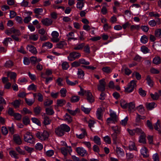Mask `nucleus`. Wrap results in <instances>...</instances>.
<instances>
[{
	"mask_svg": "<svg viewBox=\"0 0 161 161\" xmlns=\"http://www.w3.org/2000/svg\"><path fill=\"white\" fill-rule=\"evenodd\" d=\"M70 130V128L68 126L63 124L55 129V132L57 136H61L64 135L65 132H68Z\"/></svg>",
	"mask_w": 161,
	"mask_h": 161,
	"instance_id": "obj_1",
	"label": "nucleus"
},
{
	"mask_svg": "<svg viewBox=\"0 0 161 161\" xmlns=\"http://www.w3.org/2000/svg\"><path fill=\"white\" fill-rule=\"evenodd\" d=\"M136 81L135 80L131 81L128 84L127 86L125 88V92L126 93H129L131 92L136 86Z\"/></svg>",
	"mask_w": 161,
	"mask_h": 161,
	"instance_id": "obj_2",
	"label": "nucleus"
},
{
	"mask_svg": "<svg viewBox=\"0 0 161 161\" xmlns=\"http://www.w3.org/2000/svg\"><path fill=\"white\" fill-rule=\"evenodd\" d=\"M36 135L40 140H44L48 138L49 134L47 131L44 130L42 133L38 131L36 133Z\"/></svg>",
	"mask_w": 161,
	"mask_h": 161,
	"instance_id": "obj_3",
	"label": "nucleus"
},
{
	"mask_svg": "<svg viewBox=\"0 0 161 161\" xmlns=\"http://www.w3.org/2000/svg\"><path fill=\"white\" fill-rule=\"evenodd\" d=\"M81 56L80 54L75 52L70 53L68 56V58L70 61H73L76 59L78 58Z\"/></svg>",
	"mask_w": 161,
	"mask_h": 161,
	"instance_id": "obj_4",
	"label": "nucleus"
},
{
	"mask_svg": "<svg viewBox=\"0 0 161 161\" xmlns=\"http://www.w3.org/2000/svg\"><path fill=\"white\" fill-rule=\"evenodd\" d=\"M24 140L25 142L31 143H33L34 142L33 136L29 132H26L24 135Z\"/></svg>",
	"mask_w": 161,
	"mask_h": 161,
	"instance_id": "obj_5",
	"label": "nucleus"
},
{
	"mask_svg": "<svg viewBox=\"0 0 161 161\" xmlns=\"http://www.w3.org/2000/svg\"><path fill=\"white\" fill-rule=\"evenodd\" d=\"M105 79H103L99 81V84L97 85L98 90L101 92L105 90L106 83Z\"/></svg>",
	"mask_w": 161,
	"mask_h": 161,
	"instance_id": "obj_6",
	"label": "nucleus"
},
{
	"mask_svg": "<svg viewBox=\"0 0 161 161\" xmlns=\"http://www.w3.org/2000/svg\"><path fill=\"white\" fill-rule=\"evenodd\" d=\"M53 38L51 39L52 41L54 42H57L59 41V39L58 38L59 36L58 33L56 31H53L52 33Z\"/></svg>",
	"mask_w": 161,
	"mask_h": 161,
	"instance_id": "obj_7",
	"label": "nucleus"
},
{
	"mask_svg": "<svg viewBox=\"0 0 161 161\" xmlns=\"http://www.w3.org/2000/svg\"><path fill=\"white\" fill-rule=\"evenodd\" d=\"M85 92L86 93V99L90 103L93 102L94 101V99L92 93L88 91H86Z\"/></svg>",
	"mask_w": 161,
	"mask_h": 161,
	"instance_id": "obj_8",
	"label": "nucleus"
},
{
	"mask_svg": "<svg viewBox=\"0 0 161 161\" xmlns=\"http://www.w3.org/2000/svg\"><path fill=\"white\" fill-rule=\"evenodd\" d=\"M76 151L77 153L82 157L85 154L87 155L86 151L82 147H78L76 148Z\"/></svg>",
	"mask_w": 161,
	"mask_h": 161,
	"instance_id": "obj_9",
	"label": "nucleus"
},
{
	"mask_svg": "<svg viewBox=\"0 0 161 161\" xmlns=\"http://www.w3.org/2000/svg\"><path fill=\"white\" fill-rule=\"evenodd\" d=\"M42 22L43 25L48 26L52 24L53 21L50 19L46 18L43 19L42 20Z\"/></svg>",
	"mask_w": 161,
	"mask_h": 161,
	"instance_id": "obj_10",
	"label": "nucleus"
},
{
	"mask_svg": "<svg viewBox=\"0 0 161 161\" xmlns=\"http://www.w3.org/2000/svg\"><path fill=\"white\" fill-rule=\"evenodd\" d=\"M27 49L33 54H36L37 51L36 47L31 45H28L26 47Z\"/></svg>",
	"mask_w": 161,
	"mask_h": 161,
	"instance_id": "obj_11",
	"label": "nucleus"
},
{
	"mask_svg": "<svg viewBox=\"0 0 161 161\" xmlns=\"http://www.w3.org/2000/svg\"><path fill=\"white\" fill-rule=\"evenodd\" d=\"M19 30L15 29L14 27L11 28L9 30H6L5 33L8 35H10L12 34H15L17 31L19 32Z\"/></svg>",
	"mask_w": 161,
	"mask_h": 161,
	"instance_id": "obj_12",
	"label": "nucleus"
},
{
	"mask_svg": "<svg viewBox=\"0 0 161 161\" xmlns=\"http://www.w3.org/2000/svg\"><path fill=\"white\" fill-rule=\"evenodd\" d=\"M21 35V33L19 30L16 33V34H14L11 36V37L13 40L17 42H19V36Z\"/></svg>",
	"mask_w": 161,
	"mask_h": 161,
	"instance_id": "obj_13",
	"label": "nucleus"
},
{
	"mask_svg": "<svg viewBox=\"0 0 161 161\" xmlns=\"http://www.w3.org/2000/svg\"><path fill=\"white\" fill-rule=\"evenodd\" d=\"M14 140L17 144L19 145L22 143L20 137L18 135H14Z\"/></svg>",
	"mask_w": 161,
	"mask_h": 161,
	"instance_id": "obj_14",
	"label": "nucleus"
},
{
	"mask_svg": "<svg viewBox=\"0 0 161 161\" xmlns=\"http://www.w3.org/2000/svg\"><path fill=\"white\" fill-rule=\"evenodd\" d=\"M153 63L156 65H158L161 63V58L158 56L155 57L153 60Z\"/></svg>",
	"mask_w": 161,
	"mask_h": 161,
	"instance_id": "obj_15",
	"label": "nucleus"
},
{
	"mask_svg": "<svg viewBox=\"0 0 161 161\" xmlns=\"http://www.w3.org/2000/svg\"><path fill=\"white\" fill-rule=\"evenodd\" d=\"M64 120L68 123H70L72 121V118L68 114L66 113L64 116Z\"/></svg>",
	"mask_w": 161,
	"mask_h": 161,
	"instance_id": "obj_16",
	"label": "nucleus"
},
{
	"mask_svg": "<svg viewBox=\"0 0 161 161\" xmlns=\"http://www.w3.org/2000/svg\"><path fill=\"white\" fill-rule=\"evenodd\" d=\"M43 119L44 121L43 123L45 125H48L50 124L51 120L49 119L48 117L46 115H44Z\"/></svg>",
	"mask_w": 161,
	"mask_h": 161,
	"instance_id": "obj_17",
	"label": "nucleus"
},
{
	"mask_svg": "<svg viewBox=\"0 0 161 161\" xmlns=\"http://www.w3.org/2000/svg\"><path fill=\"white\" fill-rule=\"evenodd\" d=\"M103 110L101 108H98L97 111V116L98 119H101L102 118Z\"/></svg>",
	"mask_w": 161,
	"mask_h": 161,
	"instance_id": "obj_18",
	"label": "nucleus"
},
{
	"mask_svg": "<svg viewBox=\"0 0 161 161\" xmlns=\"http://www.w3.org/2000/svg\"><path fill=\"white\" fill-rule=\"evenodd\" d=\"M141 153L144 157H147L149 156L147 153V149L145 147L141 149Z\"/></svg>",
	"mask_w": 161,
	"mask_h": 161,
	"instance_id": "obj_19",
	"label": "nucleus"
},
{
	"mask_svg": "<svg viewBox=\"0 0 161 161\" xmlns=\"http://www.w3.org/2000/svg\"><path fill=\"white\" fill-rule=\"evenodd\" d=\"M67 45L66 43L64 41H60L56 44V47L58 48H62L64 46Z\"/></svg>",
	"mask_w": 161,
	"mask_h": 161,
	"instance_id": "obj_20",
	"label": "nucleus"
},
{
	"mask_svg": "<svg viewBox=\"0 0 161 161\" xmlns=\"http://www.w3.org/2000/svg\"><path fill=\"white\" fill-rule=\"evenodd\" d=\"M155 103L154 102L151 103H147L146 104L147 108L149 110H151L155 107Z\"/></svg>",
	"mask_w": 161,
	"mask_h": 161,
	"instance_id": "obj_21",
	"label": "nucleus"
},
{
	"mask_svg": "<svg viewBox=\"0 0 161 161\" xmlns=\"http://www.w3.org/2000/svg\"><path fill=\"white\" fill-rule=\"evenodd\" d=\"M66 101L64 99H58L57 101V104L58 106H62L65 104Z\"/></svg>",
	"mask_w": 161,
	"mask_h": 161,
	"instance_id": "obj_22",
	"label": "nucleus"
},
{
	"mask_svg": "<svg viewBox=\"0 0 161 161\" xmlns=\"http://www.w3.org/2000/svg\"><path fill=\"white\" fill-rule=\"evenodd\" d=\"M120 105L121 107L124 109L126 108L128 106V103L125 100L123 99L120 100Z\"/></svg>",
	"mask_w": 161,
	"mask_h": 161,
	"instance_id": "obj_23",
	"label": "nucleus"
},
{
	"mask_svg": "<svg viewBox=\"0 0 161 161\" xmlns=\"http://www.w3.org/2000/svg\"><path fill=\"white\" fill-rule=\"evenodd\" d=\"M146 135L145 134H144L141 135L140 137V139L139 141V142L143 144L146 143Z\"/></svg>",
	"mask_w": 161,
	"mask_h": 161,
	"instance_id": "obj_24",
	"label": "nucleus"
},
{
	"mask_svg": "<svg viewBox=\"0 0 161 161\" xmlns=\"http://www.w3.org/2000/svg\"><path fill=\"white\" fill-rule=\"evenodd\" d=\"M93 140L94 142L97 145H100L101 144L100 138L97 136H95Z\"/></svg>",
	"mask_w": 161,
	"mask_h": 161,
	"instance_id": "obj_25",
	"label": "nucleus"
},
{
	"mask_svg": "<svg viewBox=\"0 0 161 161\" xmlns=\"http://www.w3.org/2000/svg\"><path fill=\"white\" fill-rule=\"evenodd\" d=\"M111 128L114 131V133H115L119 134L120 131V128L117 125L115 126H112Z\"/></svg>",
	"mask_w": 161,
	"mask_h": 161,
	"instance_id": "obj_26",
	"label": "nucleus"
},
{
	"mask_svg": "<svg viewBox=\"0 0 161 161\" xmlns=\"http://www.w3.org/2000/svg\"><path fill=\"white\" fill-rule=\"evenodd\" d=\"M66 81L67 83L70 86H74L76 84L78 83V82L77 80L75 81V82H72V81H70L68 79V76L66 77Z\"/></svg>",
	"mask_w": 161,
	"mask_h": 161,
	"instance_id": "obj_27",
	"label": "nucleus"
},
{
	"mask_svg": "<svg viewBox=\"0 0 161 161\" xmlns=\"http://www.w3.org/2000/svg\"><path fill=\"white\" fill-rule=\"evenodd\" d=\"M128 107L129 111H131L132 109L135 108V103L134 102H131L128 103Z\"/></svg>",
	"mask_w": 161,
	"mask_h": 161,
	"instance_id": "obj_28",
	"label": "nucleus"
},
{
	"mask_svg": "<svg viewBox=\"0 0 161 161\" xmlns=\"http://www.w3.org/2000/svg\"><path fill=\"white\" fill-rule=\"evenodd\" d=\"M82 131V133H81L80 134H77L76 135V136L79 139H82L86 135V131L85 130L82 129L81 130Z\"/></svg>",
	"mask_w": 161,
	"mask_h": 161,
	"instance_id": "obj_29",
	"label": "nucleus"
},
{
	"mask_svg": "<svg viewBox=\"0 0 161 161\" xmlns=\"http://www.w3.org/2000/svg\"><path fill=\"white\" fill-rule=\"evenodd\" d=\"M79 110L78 108H76L75 110H72L69 109H67V110L69 113L73 116L75 115Z\"/></svg>",
	"mask_w": 161,
	"mask_h": 161,
	"instance_id": "obj_30",
	"label": "nucleus"
},
{
	"mask_svg": "<svg viewBox=\"0 0 161 161\" xmlns=\"http://www.w3.org/2000/svg\"><path fill=\"white\" fill-rule=\"evenodd\" d=\"M23 122L25 125H27L29 124L30 121L29 118L27 116L24 117L22 119Z\"/></svg>",
	"mask_w": 161,
	"mask_h": 161,
	"instance_id": "obj_31",
	"label": "nucleus"
},
{
	"mask_svg": "<svg viewBox=\"0 0 161 161\" xmlns=\"http://www.w3.org/2000/svg\"><path fill=\"white\" fill-rule=\"evenodd\" d=\"M12 104L15 108H17L19 107L20 104V102L18 100H15L14 102L11 103Z\"/></svg>",
	"mask_w": 161,
	"mask_h": 161,
	"instance_id": "obj_32",
	"label": "nucleus"
},
{
	"mask_svg": "<svg viewBox=\"0 0 161 161\" xmlns=\"http://www.w3.org/2000/svg\"><path fill=\"white\" fill-rule=\"evenodd\" d=\"M80 99V97L78 96H73L71 98V101L72 103H75L78 102Z\"/></svg>",
	"mask_w": 161,
	"mask_h": 161,
	"instance_id": "obj_33",
	"label": "nucleus"
},
{
	"mask_svg": "<svg viewBox=\"0 0 161 161\" xmlns=\"http://www.w3.org/2000/svg\"><path fill=\"white\" fill-rule=\"evenodd\" d=\"M61 153L64 156H66L67 155L68 153H69V151L67 148L65 147H63L61 148Z\"/></svg>",
	"mask_w": 161,
	"mask_h": 161,
	"instance_id": "obj_34",
	"label": "nucleus"
},
{
	"mask_svg": "<svg viewBox=\"0 0 161 161\" xmlns=\"http://www.w3.org/2000/svg\"><path fill=\"white\" fill-rule=\"evenodd\" d=\"M102 71L108 74L111 71V70L110 67L105 66L103 67L102 69Z\"/></svg>",
	"mask_w": 161,
	"mask_h": 161,
	"instance_id": "obj_35",
	"label": "nucleus"
},
{
	"mask_svg": "<svg viewBox=\"0 0 161 161\" xmlns=\"http://www.w3.org/2000/svg\"><path fill=\"white\" fill-rule=\"evenodd\" d=\"M46 112L47 114L52 115L54 114V112L51 108H46Z\"/></svg>",
	"mask_w": 161,
	"mask_h": 161,
	"instance_id": "obj_36",
	"label": "nucleus"
},
{
	"mask_svg": "<svg viewBox=\"0 0 161 161\" xmlns=\"http://www.w3.org/2000/svg\"><path fill=\"white\" fill-rule=\"evenodd\" d=\"M150 96H151V98L153 99V100H157L159 98V96L160 95L157 92H155L154 94L151 93L150 94Z\"/></svg>",
	"mask_w": 161,
	"mask_h": 161,
	"instance_id": "obj_37",
	"label": "nucleus"
},
{
	"mask_svg": "<svg viewBox=\"0 0 161 161\" xmlns=\"http://www.w3.org/2000/svg\"><path fill=\"white\" fill-rule=\"evenodd\" d=\"M8 75H10V77L11 79H13L14 80V81H15V80L17 74L15 72H11L8 73Z\"/></svg>",
	"mask_w": 161,
	"mask_h": 161,
	"instance_id": "obj_38",
	"label": "nucleus"
},
{
	"mask_svg": "<svg viewBox=\"0 0 161 161\" xmlns=\"http://www.w3.org/2000/svg\"><path fill=\"white\" fill-rule=\"evenodd\" d=\"M13 65V63L11 60L7 61L5 63L4 66L6 68L11 67Z\"/></svg>",
	"mask_w": 161,
	"mask_h": 161,
	"instance_id": "obj_39",
	"label": "nucleus"
},
{
	"mask_svg": "<svg viewBox=\"0 0 161 161\" xmlns=\"http://www.w3.org/2000/svg\"><path fill=\"white\" fill-rule=\"evenodd\" d=\"M148 84L152 87L153 86V82L151 79V77L149 75H148L146 79Z\"/></svg>",
	"mask_w": 161,
	"mask_h": 161,
	"instance_id": "obj_40",
	"label": "nucleus"
},
{
	"mask_svg": "<svg viewBox=\"0 0 161 161\" xmlns=\"http://www.w3.org/2000/svg\"><path fill=\"white\" fill-rule=\"evenodd\" d=\"M41 108L39 106H37L36 107L34 108V112L36 115L39 114L41 113Z\"/></svg>",
	"mask_w": 161,
	"mask_h": 161,
	"instance_id": "obj_41",
	"label": "nucleus"
},
{
	"mask_svg": "<svg viewBox=\"0 0 161 161\" xmlns=\"http://www.w3.org/2000/svg\"><path fill=\"white\" fill-rule=\"evenodd\" d=\"M59 92L62 97H64L66 96L67 91L65 88H63L60 90Z\"/></svg>",
	"mask_w": 161,
	"mask_h": 161,
	"instance_id": "obj_42",
	"label": "nucleus"
},
{
	"mask_svg": "<svg viewBox=\"0 0 161 161\" xmlns=\"http://www.w3.org/2000/svg\"><path fill=\"white\" fill-rule=\"evenodd\" d=\"M85 45L84 43H81L75 47L74 49L75 50H81Z\"/></svg>",
	"mask_w": 161,
	"mask_h": 161,
	"instance_id": "obj_43",
	"label": "nucleus"
},
{
	"mask_svg": "<svg viewBox=\"0 0 161 161\" xmlns=\"http://www.w3.org/2000/svg\"><path fill=\"white\" fill-rule=\"evenodd\" d=\"M78 75L79 76V77L82 78H83L84 75V72L81 69H78Z\"/></svg>",
	"mask_w": 161,
	"mask_h": 161,
	"instance_id": "obj_44",
	"label": "nucleus"
},
{
	"mask_svg": "<svg viewBox=\"0 0 161 161\" xmlns=\"http://www.w3.org/2000/svg\"><path fill=\"white\" fill-rule=\"evenodd\" d=\"M38 38V35H29V39L34 41L37 40Z\"/></svg>",
	"mask_w": 161,
	"mask_h": 161,
	"instance_id": "obj_45",
	"label": "nucleus"
},
{
	"mask_svg": "<svg viewBox=\"0 0 161 161\" xmlns=\"http://www.w3.org/2000/svg\"><path fill=\"white\" fill-rule=\"evenodd\" d=\"M13 116L16 120H20L22 118V115L18 113H15Z\"/></svg>",
	"mask_w": 161,
	"mask_h": 161,
	"instance_id": "obj_46",
	"label": "nucleus"
},
{
	"mask_svg": "<svg viewBox=\"0 0 161 161\" xmlns=\"http://www.w3.org/2000/svg\"><path fill=\"white\" fill-rule=\"evenodd\" d=\"M139 93L141 96L143 97L145 96L146 95V92L143 90L142 88H140L139 89Z\"/></svg>",
	"mask_w": 161,
	"mask_h": 161,
	"instance_id": "obj_47",
	"label": "nucleus"
},
{
	"mask_svg": "<svg viewBox=\"0 0 161 161\" xmlns=\"http://www.w3.org/2000/svg\"><path fill=\"white\" fill-rule=\"evenodd\" d=\"M148 37L146 35L143 36L141 39V41L142 43L145 44L148 41Z\"/></svg>",
	"mask_w": 161,
	"mask_h": 161,
	"instance_id": "obj_48",
	"label": "nucleus"
},
{
	"mask_svg": "<svg viewBox=\"0 0 161 161\" xmlns=\"http://www.w3.org/2000/svg\"><path fill=\"white\" fill-rule=\"evenodd\" d=\"M118 134L116 133H114L113 134L111 135V136L114 142V143L115 144L116 143L117 136Z\"/></svg>",
	"mask_w": 161,
	"mask_h": 161,
	"instance_id": "obj_49",
	"label": "nucleus"
},
{
	"mask_svg": "<svg viewBox=\"0 0 161 161\" xmlns=\"http://www.w3.org/2000/svg\"><path fill=\"white\" fill-rule=\"evenodd\" d=\"M160 121L159 120H158L157 122L156 123L155 125H154V127L155 129L158 131L160 130Z\"/></svg>",
	"mask_w": 161,
	"mask_h": 161,
	"instance_id": "obj_50",
	"label": "nucleus"
},
{
	"mask_svg": "<svg viewBox=\"0 0 161 161\" xmlns=\"http://www.w3.org/2000/svg\"><path fill=\"white\" fill-rule=\"evenodd\" d=\"M62 68L63 69L66 70L69 67V65L68 63L66 62H63L62 64Z\"/></svg>",
	"mask_w": 161,
	"mask_h": 161,
	"instance_id": "obj_51",
	"label": "nucleus"
},
{
	"mask_svg": "<svg viewBox=\"0 0 161 161\" xmlns=\"http://www.w3.org/2000/svg\"><path fill=\"white\" fill-rule=\"evenodd\" d=\"M31 120L32 121L39 126L41 125V123L40 121L36 118H31Z\"/></svg>",
	"mask_w": 161,
	"mask_h": 161,
	"instance_id": "obj_52",
	"label": "nucleus"
},
{
	"mask_svg": "<svg viewBox=\"0 0 161 161\" xmlns=\"http://www.w3.org/2000/svg\"><path fill=\"white\" fill-rule=\"evenodd\" d=\"M81 110L86 114H88L90 112L91 109L89 108H85L83 106L81 107Z\"/></svg>",
	"mask_w": 161,
	"mask_h": 161,
	"instance_id": "obj_53",
	"label": "nucleus"
},
{
	"mask_svg": "<svg viewBox=\"0 0 161 161\" xmlns=\"http://www.w3.org/2000/svg\"><path fill=\"white\" fill-rule=\"evenodd\" d=\"M137 109L141 114H142L145 110L144 107L142 105H139L137 107Z\"/></svg>",
	"mask_w": 161,
	"mask_h": 161,
	"instance_id": "obj_54",
	"label": "nucleus"
},
{
	"mask_svg": "<svg viewBox=\"0 0 161 161\" xmlns=\"http://www.w3.org/2000/svg\"><path fill=\"white\" fill-rule=\"evenodd\" d=\"M141 50L144 53H146L148 52L149 50L147 47L143 46L141 47Z\"/></svg>",
	"mask_w": 161,
	"mask_h": 161,
	"instance_id": "obj_55",
	"label": "nucleus"
},
{
	"mask_svg": "<svg viewBox=\"0 0 161 161\" xmlns=\"http://www.w3.org/2000/svg\"><path fill=\"white\" fill-rule=\"evenodd\" d=\"M25 100L26 103L29 106H31L34 103L35 100H28L27 98H25Z\"/></svg>",
	"mask_w": 161,
	"mask_h": 161,
	"instance_id": "obj_56",
	"label": "nucleus"
},
{
	"mask_svg": "<svg viewBox=\"0 0 161 161\" xmlns=\"http://www.w3.org/2000/svg\"><path fill=\"white\" fill-rule=\"evenodd\" d=\"M79 62H80V64H85V65H89L90 64V63L88 61H86L83 58L80 59L79 60Z\"/></svg>",
	"mask_w": 161,
	"mask_h": 161,
	"instance_id": "obj_57",
	"label": "nucleus"
},
{
	"mask_svg": "<svg viewBox=\"0 0 161 161\" xmlns=\"http://www.w3.org/2000/svg\"><path fill=\"white\" fill-rule=\"evenodd\" d=\"M36 89V86L34 84H32L30 85L28 87L29 90H35Z\"/></svg>",
	"mask_w": 161,
	"mask_h": 161,
	"instance_id": "obj_58",
	"label": "nucleus"
},
{
	"mask_svg": "<svg viewBox=\"0 0 161 161\" xmlns=\"http://www.w3.org/2000/svg\"><path fill=\"white\" fill-rule=\"evenodd\" d=\"M6 104V102L3 97L0 96V105L1 106L5 105Z\"/></svg>",
	"mask_w": 161,
	"mask_h": 161,
	"instance_id": "obj_59",
	"label": "nucleus"
},
{
	"mask_svg": "<svg viewBox=\"0 0 161 161\" xmlns=\"http://www.w3.org/2000/svg\"><path fill=\"white\" fill-rule=\"evenodd\" d=\"M155 34L156 37H159L161 35V29H158L155 30Z\"/></svg>",
	"mask_w": 161,
	"mask_h": 161,
	"instance_id": "obj_60",
	"label": "nucleus"
},
{
	"mask_svg": "<svg viewBox=\"0 0 161 161\" xmlns=\"http://www.w3.org/2000/svg\"><path fill=\"white\" fill-rule=\"evenodd\" d=\"M135 133L138 134H141V135H142L145 134L144 132L142 131V130L140 128H136L135 129Z\"/></svg>",
	"mask_w": 161,
	"mask_h": 161,
	"instance_id": "obj_61",
	"label": "nucleus"
},
{
	"mask_svg": "<svg viewBox=\"0 0 161 161\" xmlns=\"http://www.w3.org/2000/svg\"><path fill=\"white\" fill-rule=\"evenodd\" d=\"M129 148L130 150H136V147L135 143L133 142H132L129 145Z\"/></svg>",
	"mask_w": 161,
	"mask_h": 161,
	"instance_id": "obj_62",
	"label": "nucleus"
},
{
	"mask_svg": "<svg viewBox=\"0 0 161 161\" xmlns=\"http://www.w3.org/2000/svg\"><path fill=\"white\" fill-rule=\"evenodd\" d=\"M53 101L52 100H47L44 103V105L46 106H49L53 103Z\"/></svg>",
	"mask_w": 161,
	"mask_h": 161,
	"instance_id": "obj_63",
	"label": "nucleus"
},
{
	"mask_svg": "<svg viewBox=\"0 0 161 161\" xmlns=\"http://www.w3.org/2000/svg\"><path fill=\"white\" fill-rule=\"evenodd\" d=\"M104 141L108 144H109L111 143L110 138L108 136H106L104 137Z\"/></svg>",
	"mask_w": 161,
	"mask_h": 161,
	"instance_id": "obj_64",
	"label": "nucleus"
}]
</instances>
